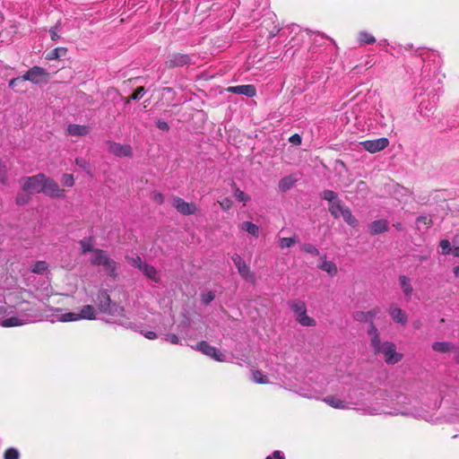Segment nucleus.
Segmentation results:
<instances>
[{"instance_id":"nucleus-25","label":"nucleus","mask_w":459,"mask_h":459,"mask_svg":"<svg viewBox=\"0 0 459 459\" xmlns=\"http://www.w3.org/2000/svg\"><path fill=\"white\" fill-rule=\"evenodd\" d=\"M239 229L255 238H258L259 236V227L251 221H243L239 224Z\"/></svg>"},{"instance_id":"nucleus-38","label":"nucleus","mask_w":459,"mask_h":459,"mask_svg":"<svg viewBox=\"0 0 459 459\" xmlns=\"http://www.w3.org/2000/svg\"><path fill=\"white\" fill-rule=\"evenodd\" d=\"M48 268V264L45 261H38L33 264L31 272L34 273H44Z\"/></svg>"},{"instance_id":"nucleus-26","label":"nucleus","mask_w":459,"mask_h":459,"mask_svg":"<svg viewBox=\"0 0 459 459\" xmlns=\"http://www.w3.org/2000/svg\"><path fill=\"white\" fill-rule=\"evenodd\" d=\"M387 228H388V224L385 220L375 221L369 226L371 234L383 233L387 230Z\"/></svg>"},{"instance_id":"nucleus-15","label":"nucleus","mask_w":459,"mask_h":459,"mask_svg":"<svg viewBox=\"0 0 459 459\" xmlns=\"http://www.w3.org/2000/svg\"><path fill=\"white\" fill-rule=\"evenodd\" d=\"M231 258L241 277L247 281H253L255 276L250 272L249 267L247 265L243 258L238 254H234Z\"/></svg>"},{"instance_id":"nucleus-59","label":"nucleus","mask_w":459,"mask_h":459,"mask_svg":"<svg viewBox=\"0 0 459 459\" xmlns=\"http://www.w3.org/2000/svg\"><path fill=\"white\" fill-rule=\"evenodd\" d=\"M152 200L156 202L157 204H162L164 202V196L160 193H153L152 194Z\"/></svg>"},{"instance_id":"nucleus-22","label":"nucleus","mask_w":459,"mask_h":459,"mask_svg":"<svg viewBox=\"0 0 459 459\" xmlns=\"http://www.w3.org/2000/svg\"><path fill=\"white\" fill-rule=\"evenodd\" d=\"M95 303L98 306L99 310L101 313H104L111 305V299L106 290H101L98 293Z\"/></svg>"},{"instance_id":"nucleus-9","label":"nucleus","mask_w":459,"mask_h":459,"mask_svg":"<svg viewBox=\"0 0 459 459\" xmlns=\"http://www.w3.org/2000/svg\"><path fill=\"white\" fill-rule=\"evenodd\" d=\"M43 180H45V174L43 173L23 178L21 179L22 190L29 194L41 193Z\"/></svg>"},{"instance_id":"nucleus-34","label":"nucleus","mask_w":459,"mask_h":459,"mask_svg":"<svg viewBox=\"0 0 459 459\" xmlns=\"http://www.w3.org/2000/svg\"><path fill=\"white\" fill-rule=\"evenodd\" d=\"M319 268L326 272L331 276H333L337 273V266L332 261L324 260L319 265Z\"/></svg>"},{"instance_id":"nucleus-40","label":"nucleus","mask_w":459,"mask_h":459,"mask_svg":"<svg viewBox=\"0 0 459 459\" xmlns=\"http://www.w3.org/2000/svg\"><path fill=\"white\" fill-rule=\"evenodd\" d=\"M80 245H81V247H82V252L83 254L87 253V252H91V254L93 253V244L91 242V239H82L80 241Z\"/></svg>"},{"instance_id":"nucleus-54","label":"nucleus","mask_w":459,"mask_h":459,"mask_svg":"<svg viewBox=\"0 0 459 459\" xmlns=\"http://www.w3.org/2000/svg\"><path fill=\"white\" fill-rule=\"evenodd\" d=\"M221 207L227 211L231 208L232 201L230 198H224L221 202H220Z\"/></svg>"},{"instance_id":"nucleus-12","label":"nucleus","mask_w":459,"mask_h":459,"mask_svg":"<svg viewBox=\"0 0 459 459\" xmlns=\"http://www.w3.org/2000/svg\"><path fill=\"white\" fill-rule=\"evenodd\" d=\"M104 314L118 318V324L126 328L133 327V324L125 316V308L116 303H111Z\"/></svg>"},{"instance_id":"nucleus-21","label":"nucleus","mask_w":459,"mask_h":459,"mask_svg":"<svg viewBox=\"0 0 459 459\" xmlns=\"http://www.w3.org/2000/svg\"><path fill=\"white\" fill-rule=\"evenodd\" d=\"M380 312L379 307H375L369 311H358L354 314V319L359 322H370L372 323L376 316ZM373 324H370V325Z\"/></svg>"},{"instance_id":"nucleus-10","label":"nucleus","mask_w":459,"mask_h":459,"mask_svg":"<svg viewBox=\"0 0 459 459\" xmlns=\"http://www.w3.org/2000/svg\"><path fill=\"white\" fill-rule=\"evenodd\" d=\"M41 193L44 195L54 197L60 198L65 196V190L61 189L58 184L51 178H48L45 175V180H43Z\"/></svg>"},{"instance_id":"nucleus-20","label":"nucleus","mask_w":459,"mask_h":459,"mask_svg":"<svg viewBox=\"0 0 459 459\" xmlns=\"http://www.w3.org/2000/svg\"><path fill=\"white\" fill-rule=\"evenodd\" d=\"M323 401L328 404L329 406L334 409L340 410H349V405H347L344 395L340 398L336 395H328L323 399Z\"/></svg>"},{"instance_id":"nucleus-32","label":"nucleus","mask_w":459,"mask_h":459,"mask_svg":"<svg viewBox=\"0 0 459 459\" xmlns=\"http://www.w3.org/2000/svg\"><path fill=\"white\" fill-rule=\"evenodd\" d=\"M399 281H400V285L403 289V291L404 293V295L407 297V298H411V294H412V287L411 285V281H410V279L404 275H402L399 277Z\"/></svg>"},{"instance_id":"nucleus-1","label":"nucleus","mask_w":459,"mask_h":459,"mask_svg":"<svg viewBox=\"0 0 459 459\" xmlns=\"http://www.w3.org/2000/svg\"><path fill=\"white\" fill-rule=\"evenodd\" d=\"M368 394L359 385H354L350 387L344 394V398L349 410H359L364 414L368 415H380V414H390V415H403L411 417H422V415L417 411L411 410H403L401 408H394V411H389L391 408L388 404L383 405H373V403H368Z\"/></svg>"},{"instance_id":"nucleus-23","label":"nucleus","mask_w":459,"mask_h":459,"mask_svg":"<svg viewBox=\"0 0 459 459\" xmlns=\"http://www.w3.org/2000/svg\"><path fill=\"white\" fill-rule=\"evenodd\" d=\"M66 133L72 136H84L90 133L88 126L70 124L66 128Z\"/></svg>"},{"instance_id":"nucleus-33","label":"nucleus","mask_w":459,"mask_h":459,"mask_svg":"<svg viewBox=\"0 0 459 459\" xmlns=\"http://www.w3.org/2000/svg\"><path fill=\"white\" fill-rule=\"evenodd\" d=\"M251 379L256 384H268L269 379L261 370L253 369L251 370Z\"/></svg>"},{"instance_id":"nucleus-51","label":"nucleus","mask_w":459,"mask_h":459,"mask_svg":"<svg viewBox=\"0 0 459 459\" xmlns=\"http://www.w3.org/2000/svg\"><path fill=\"white\" fill-rule=\"evenodd\" d=\"M30 198V195L27 192L26 193L18 194V195L16 197V203L19 205H22V204H25L26 203H28Z\"/></svg>"},{"instance_id":"nucleus-58","label":"nucleus","mask_w":459,"mask_h":459,"mask_svg":"<svg viewBox=\"0 0 459 459\" xmlns=\"http://www.w3.org/2000/svg\"><path fill=\"white\" fill-rule=\"evenodd\" d=\"M141 333L147 339L149 340H154L157 338V334L156 333L152 332V331H142Z\"/></svg>"},{"instance_id":"nucleus-39","label":"nucleus","mask_w":459,"mask_h":459,"mask_svg":"<svg viewBox=\"0 0 459 459\" xmlns=\"http://www.w3.org/2000/svg\"><path fill=\"white\" fill-rule=\"evenodd\" d=\"M322 197H323V199L328 201L329 204L339 200L337 194L332 190H325L322 193Z\"/></svg>"},{"instance_id":"nucleus-30","label":"nucleus","mask_w":459,"mask_h":459,"mask_svg":"<svg viewBox=\"0 0 459 459\" xmlns=\"http://www.w3.org/2000/svg\"><path fill=\"white\" fill-rule=\"evenodd\" d=\"M299 395L308 399H319L321 393L314 388L300 387L296 391Z\"/></svg>"},{"instance_id":"nucleus-3","label":"nucleus","mask_w":459,"mask_h":459,"mask_svg":"<svg viewBox=\"0 0 459 459\" xmlns=\"http://www.w3.org/2000/svg\"><path fill=\"white\" fill-rule=\"evenodd\" d=\"M410 399L403 395L398 394L395 399H394L385 390H377L374 393L372 396H368V403H373V405H383L388 404L391 408L389 411H394V408H401L403 410H411L413 411H417L422 415V417H417L418 419L427 420V415L425 412L416 409L415 407H408L407 404L410 403Z\"/></svg>"},{"instance_id":"nucleus-50","label":"nucleus","mask_w":459,"mask_h":459,"mask_svg":"<svg viewBox=\"0 0 459 459\" xmlns=\"http://www.w3.org/2000/svg\"><path fill=\"white\" fill-rule=\"evenodd\" d=\"M128 259V262L134 267H137L139 268L140 271H142L143 267V264H145V263H143L141 259V257L139 256H136V257H131V258H127Z\"/></svg>"},{"instance_id":"nucleus-63","label":"nucleus","mask_w":459,"mask_h":459,"mask_svg":"<svg viewBox=\"0 0 459 459\" xmlns=\"http://www.w3.org/2000/svg\"><path fill=\"white\" fill-rule=\"evenodd\" d=\"M378 45L381 46V47H385V46L388 45V43H387L386 39H382V40L378 41Z\"/></svg>"},{"instance_id":"nucleus-19","label":"nucleus","mask_w":459,"mask_h":459,"mask_svg":"<svg viewBox=\"0 0 459 459\" xmlns=\"http://www.w3.org/2000/svg\"><path fill=\"white\" fill-rule=\"evenodd\" d=\"M228 91L247 97H254L256 94L255 87L251 84L231 86L228 88Z\"/></svg>"},{"instance_id":"nucleus-49","label":"nucleus","mask_w":459,"mask_h":459,"mask_svg":"<svg viewBox=\"0 0 459 459\" xmlns=\"http://www.w3.org/2000/svg\"><path fill=\"white\" fill-rule=\"evenodd\" d=\"M0 181L3 184L7 182V169L6 165L0 160Z\"/></svg>"},{"instance_id":"nucleus-52","label":"nucleus","mask_w":459,"mask_h":459,"mask_svg":"<svg viewBox=\"0 0 459 459\" xmlns=\"http://www.w3.org/2000/svg\"><path fill=\"white\" fill-rule=\"evenodd\" d=\"M144 92H145V90L143 87H142V86L138 87L135 90V91L133 93V95L131 96V99L134 100H140L143 96Z\"/></svg>"},{"instance_id":"nucleus-45","label":"nucleus","mask_w":459,"mask_h":459,"mask_svg":"<svg viewBox=\"0 0 459 459\" xmlns=\"http://www.w3.org/2000/svg\"><path fill=\"white\" fill-rule=\"evenodd\" d=\"M235 197L238 202H242L244 204L250 201V196H248L247 194H245L243 191L239 190L238 188L235 191Z\"/></svg>"},{"instance_id":"nucleus-2","label":"nucleus","mask_w":459,"mask_h":459,"mask_svg":"<svg viewBox=\"0 0 459 459\" xmlns=\"http://www.w3.org/2000/svg\"><path fill=\"white\" fill-rule=\"evenodd\" d=\"M13 310L8 307L0 306V325L3 327L21 326L27 324L41 321L42 313L36 305L28 301H22L15 307V315H12Z\"/></svg>"},{"instance_id":"nucleus-24","label":"nucleus","mask_w":459,"mask_h":459,"mask_svg":"<svg viewBox=\"0 0 459 459\" xmlns=\"http://www.w3.org/2000/svg\"><path fill=\"white\" fill-rule=\"evenodd\" d=\"M389 313L394 322L401 325H405L407 323V315L401 308L392 306L389 309Z\"/></svg>"},{"instance_id":"nucleus-28","label":"nucleus","mask_w":459,"mask_h":459,"mask_svg":"<svg viewBox=\"0 0 459 459\" xmlns=\"http://www.w3.org/2000/svg\"><path fill=\"white\" fill-rule=\"evenodd\" d=\"M347 209L348 207L343 206L340 200L329 204V212L335 219L341 218Z\"/></svg>"},{"instance_id":"nucleus-62","label":"nucleus","mask_w":459,"mask_h":459,"mask_svg":"<svg viewBox=\"0 0 459 459\" xmlns=\"http://www.w3.org/2000/svg\"><path fill=\"white\" fill-rule=\"evenodd\" d=\"M451 253L453 254L454 256L459 257V247L452 248Z\"/></svg>"},{"instance_id":"nucleus-64","label":"nucleus","mask_w":459,"mask_h":459,"mask_svg":"<svg viewBox=\"0 0 459 459\" xmlns=\"http://www.w3.org/2000/svg\"><path fill=\"white\" fill-rule=\"evenodd\" d=\"M454 273L455 276H459V265L454 268Z\"/></svg>"},{"instance_id":"nucleus-56","label":"nucleus","mask_w":459,"mask_h":459,"mask_svg":"<svg viewBox=\"0 0 459 459\" xmlns=\"http://www.w3.org/2000/svg\"><path fill=\"white\" fill-rule=\"evenodd\" d=\"M289 142L294 145H299L301 143V137L299 134H295L289 138Z\"/></svg>"},{"instance_id":"nucleus-60","label":"nucleus","mask_w":459,"mask_h":459,"mask_svg":"<svg viewBox=\"0 0 459 459\" xmlns=\"http://www.w3.org/2000/svg\"><path fill=\"white\" fill-rule=\"evenodd\" d=\"M50 38L52 40L56 41L59 39V35L56 32V28H53L49 30Z\"/></svg>"},{"instance_id":"nucleus-31","label":"nucleus","mask_w":459,"mask_h":459,"mask_svg":"<svg viewBox=\"0 0 459 459\" xmlns=\"http://www.w3.org/2000/svg\"><path fill=\"white\" fill-rule=\"evenodd\" d=\"M432 349L437 352H448L454 349V345L448 342H436L432 344Z\"/></svg>"},{"instance_id":"nucleus-7","label":"nucleus","mask_w":459,"mask_h":459,"mask_svg":"<svg viewBox=\"0 0 459 459\" xmlns=\"http://www.w3.org/2000/svg\"><path fill=\"white\" fill-rule=\"evenodd\" d=\"M290 307L294 313L297 322L303 326H315L316 320L307 315V307L302 300H293Z\"/></svg>"},{"instance_id":"nucleus-17","label":"nucleus","mask_w":459,"mask_h":459,"mask_svg":"<svg viewBox=\"0 0 459 459\" xmlns=\"http://www.w3.org/2000/svg\"><path fill=\"white\" fill-rule=\"evenodd\" d=\"M172 205L177 211L183 215H190L195 213L197 207L194 203H187L180 197H174Z\"/></svg>"},{"instance_id":"nucleus-43","label":"nucleus","mask_w":459,"mask_h":459,"mask_svg":"<svg viewBox=\"0 0 459 459\" xmlns=\"http://www.w3.org/2000/svg\"><path fill=\"white\" fill-rule=\"evenodd\" d=\"M20 453L16 448H8L4 455V459H19Z\"/></svg>"},{"instance_id":"nucleus-44","label":"nucleus","mask_w":459,"mask_h":459,"mask_svg":"<svg viewBox=\"0 0 459 459\" xmlns=\"http://www.w3.org/2000/svg\"><path fill=\"white\" fill-rule=\"evenodd\" d=\"M75 164L82 169L85 170L88 174H91L90 164L85 159L76 158Z\"/></svg>"},{"instance_id":"nucleus-41","label":"nucleus","mask_w":459,"mask_h":459,"mask_svg":"<svg viewBox=\"0 0 459 459\" xmlns=\"http://www.w3.org/2000/svg\"><path fill=\"white\" fill-rule=\"evenodd\" d=\"M297 239L294 238H281L279 241V245L281 248H288L297 243Z\"/></svg>"},{"instance_id":"nucleus-4","label":"nucleus","mask_w":459,"mask_h":459,"mask_svg":"<svg viewBox=\"0 0 459 459\" xmlns=\"http://www.w3.org/2000/svg\"><path fill=\"white\" fill-rule=\"evenodd\" d=\"M368 333L371 336V347L375 353L382 354L387 364H395L402 359L403 355L396 352V346L394 342H380L378 331L374 325H369Z\"/></svg>"},{"instance_id":"nucleus-46","label":"nucleus","mask_w":459,"mask_h":459,"mask_svg":"<svg viewBox=\"0 0 459 459\" xmlns=\"http://www.w3.org/2000/svg\"><path fill=\"white\" fill-rule=\"evenodd\" d=\"M61 182L64 186L71 187L74 185V178L72 174H64Z\"/></svg>"},{"instance_id":"nucleus-37","label":"nucleus","mask_w":459,"mask_h":459,"mask_svg":"<svg viewBox=\"0 0 459 459\" xmlns=\"http://www.w3.org/2000/svg\"><path fill=\"white\" fill-rule=\"evenodd\" d=\"M66 48H56L53 49L50 53L48 54L47 59L48 60H54L57 59L60 56H63L66 54Z\"/></svg>"},{"instance_id":"nucleus-35","label":"nucleus","mask_w":459,"mask_h":459,"mask_svg":"<svg viewBox=\"0 0 459 459\" xmlns=\"http://www.w3.org/2000/svg\"><path fill=\"white\" fill-rule=\"evenodd\" d=\"M358 40L361 45L373 44L376 42L375 37L367 31H360L358 36Z\"/></svg>"},{"instance_id":"nucleus-36","label":"nucleus","mask_w":459,"mask_h":459,"mask_svg":"<svg viewBox=\"0 0 459 459\" xmlns=\"http://www.w3.org/2000/svg\"><path fill=\"white\" fill-rule=\"evenodd\" d=\"M347 224H349L351 227H356L358 224V221L356 218L351 214V210L348 208L347 210H344V213L342 216H341Z\"/></svg>"},{"instance_id":"nucleus-29","label":"nucleus","mask_w":459,"mask_h":459,"mask_svg":"<svg viewBox=\"0 0 459 459\" xmlns=\"http://www.w3.org/2000/svg\"><path fill=\"white\" fill-rule=\"evenodd\" d=\"M142 272L150 280H152L155 282H158L160 281L159 273L153 266L148 265L145 264H143Z\"/></svg>"},{"instance_id":"nucleus-47","label":"nucleus","mask_w":459,"mask_h":459,"mask_svg":"<svg viewBox=\"0 0 459 459\" xmlns=\"http://www.w3.org/2000/svg\"><path fill=\"white\" fill-rule=\"evenodd\" d=\"M215 298V295L212 291H206L202 293L201 300L204 304L207 305L212 302Z\"/></svg>"},{"instance_id":"nucleus-8","label":"nucleus","mask_w":459,"mask_h":459,"mask_svg":"<svg viewBox=\"0 0 459 459\" xmlns=\"http://www.w3.org/2000/svg\"><path fill=\"white\" fill-rule=\"evenodd\" d=\"M445 75L441 74L437 72V69H435L431 72L430 65L426 64L422 68V87L426 90H429L431 86L436 89H439V85L442 83Z\"/></svg>"},{"instance_id":"nucleus-55","label":"nucleus","mask_w":459,"mask_h":459,"mask_svg":"<svg viewBox=\"0 0 459 459\" xmlns=\"http://www.w3.org/2000/svg\"><path fill=\"white\" fill-rule=\"evenodd\" d=\"M166 341L172 344H178L180 342L179 338L174 333H169L166 335Z\"/></svg>"},{"instance_id":"nucleus-5","label":"nucleus","mask_w":459,"mask_h":459,"mask_svg":"<svg viewBox=\"0 0 459 459\" xmlns=\"http://www.w3.org/2000/svg\"><path fill=\"white\" fill-rule=\"evenodd\" d=\"M91 263L93 265L102 266L105 273L111 277H116L117 264L112 260L108 253L101 249H95L91 257Z\"/></svg>"},{"instance_id":"nucleus-6","label":"nucleus","mask_w":459,"mask_h":459,"mask_svg":"<svg viewBox=\"0 0 459 459\" xmlns=\"http://www.w3.org/2000/svg\"><path fill=\"white\" fill-rule=\"evenodd\" d=\"M96 318V310L91 305L82 306L79 312H67L56 315V320L60 322H73L82 319L92 320Z\"/></svg>"},{"instance_id":"nucleus-27","label":"nucleus","mask_w":459,"mask_h":459,"mask_svg":"<svg viewBox=\"0 0 459 459\" xmlns=\"http://www.w3.org/2000/svg\"><path fill=\"white\" fill-rule=\"evenodd\" d=\"M297 178L294 175H290L282 178L279 182V189L281 192H286L290 189L297 182Z\"/></svg>"},{"instance_id":"nucleus-53","label":"nucleus","mask_w":459,"mask_h":459,"mask_svg":"<svg viewBox=\"0 0 459 459\" xmlns=\"http://www.w3.org/2000/svg\"><path fill=\"white\" fill-rule=\"evenodd\" d=\"M265 459H285V456L281 451L276 450Z\"/></svg>"},{"instance_id":"nucleus-57","label":"nucleus","mask_w":459,"mask_h":459,"mask_svg":"<svg viewBox=\"0 0 459 459\" xmlns=\"http://www.w3.org/2000/svg\"><path fill=\"white\" fill-rule=\"evenodd\" d=\"M156 125H157V127L161 131H168L169 128L168 123L163 120H158Z\"/></svg>"},{"instance_id":"nucleus-48","label":"nucleus","mask_w":459,"mask_h":459,"mask_svg":"<svg viewBox=\"0 0 459 459\" xmlns=\"http://www.w3.org/2000/svg\"><path fill=\"white\" fill-rule=\"evenodd\" d=\"M439 247H441L442 253L444 255H448L452 251V247H451L450 242L447 239H442L439 242Z\"/></svg>"},{"instance_id":"nucleus-14","label":"nucleus","mask_w":459,"mask_h":459,"mask_svg":"<svg viewBox=\"0 0 459 459\" xmlns=\"http://www.w3.org/2000/svg\"><path fill=\"white\" fill-rule=\"evenodd\" d=\"M360 145L370 153H376L377 152L385 150L389 145V140L385 137L367 140L360 143Z\"/></svg>"},{"instance_id":"nucleus-18","label":"nucleus","mask_w":459,"mask_h":459,"mask_svg":"<svg viewBox=\"0 0 459 459\" xmlns=\"http://www.w3.org/2000/svg\"><path fill=\"white\" fill-rule=\"evenodd\" d=\"M191 58L186 54H172L168 56L165 65L168 68H174L178 66H183L190 62Z\"/></svg>"},{"instance_id":"nucleus-13","label":"nucleus","mask_w":459,"mask_h":459,"mask_svg":"<svg viewBox=\"0 0 459 459\" xmlns=\"http://www.w3.org/2000/svg\"><path fill=\"white\" fill-rule=\"evenodd\" d=\"M47 76L48 73L44 68L33 66L22 76V80L30 81L32 83L39 84L46 81Z\"/></svg>"},{"instance_id":"nucleus-61","label":"nucleus","mask_w":459,"mask_h":459,"mask_svg":"<svg viewBox=\"0 0 459 459\" xmlns=\"http://www.w3.org/2000/svg\"><path fill=\"white\" fill-rule=\"evenodd\" d=\"M22 79V77H16V78H13L12 80H10L9 82V87L10 88H14L16 87L17 85V82H20Z\"/></svg>"},{"instance_id":"nucleus-11","label":"nucleus","mask_w":459,"mask_h":459,"mask_svg":"<svg viewBox=\"0 0 459 459\" xmlns=\"http://www.w3.org/2000/svg\"><path fill=\"white\" fill-rule=\"evenodd\" d=\"M195 349L217 361L223 362L226 360V356L223 353L204 341L198 342Z\"/></svg>"},{"instance_id":"nucleus-16","label":"nucleus","mask_w":459,"mask_h":459,"mask_svg":"<svg viewBox=\"0 0 459 459\" xmlns=\"http://www.w3.org/2000/svg\"><path fill=\"white\" fill-rule=\"evenodd\" d=\"M108 151L117 157H132V147L128 144H121L116 142L108 143Z\"/></svg>"},{"instance_id":"nucleus-42","label":"nucleus","mask_w":459,"mask_h":459,"mask_svg":"<svg viewBox=\"0 0 459 459\" xmlns=\"http://www.w3.org/2000/svg\"><path fill=\"white\" fill-rule=\"evenodd\" d=\"M301 250L307 253V254H310V255H319V251L318 249L312 244L310 243H305L302 245L301 247Z\"/></svg>"}]
</instances>
